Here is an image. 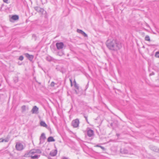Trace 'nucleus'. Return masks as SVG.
<instances>
[{"mask_svg":"<svg viewBox=\"0 0 159 159\" xmlns=\"http://www.w3.org/2000/svg\"><path fill=\"white\" fill-rule=\"evenodd\" d=\"M15 147L16 149L19 151H21L24 148L23 144L20 143H17Z\"/></svg>","mask_w":159,"mask_h":159,"instance_id":"obj_3","label":"nucleus"},{"mask_svg":"<svg viewBox=\"0 0 159 159\" xmlns=\"http://www.w3.org/2000/svg\"><path fill=\"white\" fill-rule=\"evenodd\" d=\"M34 9L35 11L43 14L44 11V10L43 8H41L39 7H34Z\"/></svg>","mask_w":159,"mask_h":159,"instance_id":"obj_6","label":"nucleus"},{"mask_svg":"<svg viewBox=\"0 0 159 159\" xmlns=\"http://www.w3.org/2000/svg\"><path fill=\"white\" fill-rule=\"evenodd\" d=\"M145 40L146 41H150V39L149 36L148 35H146L145 37Z\"/></svg>","mask_w":159,"mask_h":159,"instance_id":"obj_20","label":"nucleus"},{"mask_svg":"<svg viewBox=\"0 0 159 159\" xmlns=\"http://www.w3.org/2000/svg\"><path fill=\"white\" fill-rule=\"evenodd\" d=\"M70 84H71V85L72 86V80L70 79Z\"/></svg>","mask_w":159,"mask_h":159,"instance_id":"obj_32","label":"nucleus"},{"mask_svg":"<svg viewBox=\"0 0 159 159\" xmlns=\"http://www.w3.org/2000/svg\"><path fill=\"white\" fill-rule=\"evenodd\" d=\"M57 153V149H55L52 151L50 153L49 155L52 157L55 156Z\"/></svg>","mask_w":159,"mask_h":159,"instance_id":"obj_11","label":"nucleus"},{"mask_svg":"<svg viewBox=\"0 0 159 159\" xmlns=\"http://www.w3.org/2000/svg\"><path fill=\"white\" fill-rule=\"evenodd\" d=\"M107 46L110 49L114 51H117L122 47L121 43L114 39H108L107 42Z\"/></svg>","mask_w":159,"mask_h":159,"instance_id":"obj_1","label":"nucleus"},{"mask_svg":"<svg viewBox=\"0 0 159 159\" xmlns=\"http://www.w3.org/2000/svg\"><path fill=\"white\" fill-rule=\"evenodd\" d=\"M40 124L41 126L43 127H46L47 126V125L46 123L43 121H41L40 122Z\"/></svg>","mask_w":159,"mask_h":159,"instance_id":"obj_18","label":"nucleus"},{"mask_svg":"<svg viewBox=\"0 0 159 159\" xmlns=\"http://www.w3.org/2000/svg\"><path fill=\"white\" fill-rule=\"evenodd\" d=\"M25 157H30L31 159H38L40 157V155L35 153L32 149L29 151H27L24 155Z\"/></svg>","mask_w":159,"mask_h":159,"instance_id":"obj_2","label":"nucleus"},{"mask_svg":"<svg viewBox=\"0 0 159 159\" xmlns=\"http://www.w3.org/2000/svg\"><path fill=\"white\" fill-rule=\"evenodd\" d=\"M4 142H8V141L7 140L4 139Z\"/></svg>","mask_w":159,"mask_h":159,"instance_id":"obj_35","label":"nucleus"},{"mask_svg":"<svg viewBox=\"0 0 159 159\" xmlns=\"http://www.w3.org/2000/svg\"><path fill=\"white\" fill-rule=\"evenodd\" d=\"M58 55H59V56H61V55H60V54H58Z\"/></svg>","mask_w":159,"mask_h":159,"instance_id":"obj_38","label":"nucleus"},{"mask_svg":"<svg viewBox=\"0 0 159 159\" xmlns=\"http://www.w3.org/2000/svg\"><path fill=\"white\" fill-rule=\"evenodd\" d=\"M8 0H3L4 2L6 3H8Z\"/></svg>","mask_w":159,"mask_h":159,"instance_id":"obj_30","label":"nucleus"},{"mask_svg":"<svg viewBox=\"0 0 159 159\" xmlns=\"http://www.w3.org/2000/svg\"><path fill=\"white\" fill-rule=\"evenodd\" d=\"M25 56L30 61H32L34 58V56L32 55H30L28 53H25Z\"/></svg>","mask_w":159,"mask_h":159,"instance_id":"obj_10","label":"nucleus"},{"mask_svg":"<svg viewBox=\"0 0 159 159\" xmlns=\"http://www.w3.org/2000/svg\"><path fill=\"white\" fill-rule=\"evenodd\" d=\"M54 59L52 57L50 56H48L46 57V60L49 61H51L54 60Z\"/></svg>","mask_w":159,"mask_h":159,"instance_id":"obj_14","label":"nucleus"},{"mask_svg":"<svg viewBox=\"0 0 159 159\" xmlns=\"http://www.w3.org/2000/svg\"><path fill=\"white\" fill-rule=\"evenodd\" d=\"M4 141V139H0V143L3 142Z\"/></svg>","mask_w":159,"mask_h":159,"instance_id":"obj_29","label":"nucleus"},{"mask_svg":"<svg viewBox=\"0 0 159 159\" xmlns=\"http://www.w3.org/2000/svg\"><path fill=\"white\" fill-rule=\"evenodd\" d=\"M46 138L45 136V134L44 133H43L40 137V143H42L44 142V140L46 139Z\"/></svg>","mask_w":159,"mask_h":159,"instance_id":"obj_8","label":"nucleus"},{"mask_svg":"<svg viewBox=\"0 0 159 159\" xmlns=\"http://www.w3.org/2000/svg\"><path fill=\"white\" fill-rule=\"evenodd\" d=\"M21 109L23 111H25V110L26 106L25 105H23L21 107Z\"/></svg>","mask_w":159,"mask_h":159,"instance_id":"obj_23","label":"nucleus"},{"mask_svg":"<svg viewBox=\"0 0 159 159\" xmlns=\"http://www.w3.org/2000/svg\"><path fill=\"white\" fill-rule=\"evenodd\" d=\"M2 7H1V9H2Z\"/></svg>","mask_w":159,"mask_h":159,"instance_id":"obj_39","label":"nucleus"},{"mask_svg":"<svg viewBox=\"0 0 159 159\" xmlns=\"http://www.w3.org/2000/svg\"><path fill=\"white\" fill-rule=\"evenodd\" d=\"M79 121L78 119H76L73 120L71 123L72 126L74 128H76L79 126Z\"/></svg>","mask_w":159,"mask_h":159,"instance_id":"obj_4","label":"nucleus"},{"mask_svg":"<svg viewBox=\"0 0 159 159\" xmlns=\"http://www.w3.org/2000/svg\"><path fill=\"white\" fill-rule=\"evenodd\" d=\"M62 159H68V158L66 157H63Z\"/></svg>","mask_w":159,"mask_h":159,"instance_id":"obj_33","label":"nucleus"},{"mask_svg":"<svg viewBox=\"0 0 159 159\" xmlns=\"http://www.w3.org/2000/svg\"><path fill=\"white\" fill-rule=\"evenodd\" d=\"M100 147L103 150H105V148L104 147H103V146H100Z\"/></svg>","mask_w":159,"mask_h":159,"instance_id":"obj_28","label":"nucleus"},{"mask_svg":"<svg viewBox=\"0 0 159 159\" xmlns=\"http://www.w3.org/2000/svg\"><path fill=\"white\" fill-rule=\"evenodd\" d=\"M55 84L54 83V82H52L51 83V84H50V85L52 87H53L54 86Z\"/></svg>","mask_w":159,"mask_h":159,"instance_id":"obj_25","label":"nucleus"},{"mask_svg":"<svg viewBox=\"0 0 159 159\" xmlns=\"http://www.w3.org/2000/svg\"><path fill=\"white\" fill-rule=\"evenodd\" d=\"M88 87V86L87 85H86V89H87Z\"/></svg>","mask_w":159,"mask_h":159,"instance_id":"obj_36","label":"nucleus"},{"mask_svg":"<svg viewBox=\"0 0 159 159\" xmlns=\"http://www.w3.org/2000/svg\"><path fill=\"white\" fill-rule=\"evenodd\" d=\"M56 45L58 50L62 49L64 46V44L62 42L57 43Z\"/></svg>","mask_w":159,"mask_h":159,"instance_id":"obj_5","label":"nucleus"},{"mask_svg":"<svg viewBox=\"0 0 159 159\" xmlns=\"http://www.w3.org/2000/svg\"><path fill=\"white\" fill-rule=\"evenodd\" d=\"M82 34L85 37H87V35L84 32H83Z\"/></svg>","mask_w":159,"mask_h":159,"instance_id":"obj_26","label":"nucleus"},{"mask_svg":"<svg viewBox=\"0 0 159 159\" xmlns=\"http://www.w3.org/2000/svg\"><path fill=\"white\" fill-rule=\"evenodd\" d=\"M73 83H74V86L77 89H79V87L76 84V81L75 80H74Z\"/></svg>","mask_w":159,"mask_h":159,"instance_id":"obj_19","label":"nucleus"},{"mask_svg":"<svg viewBox=\"0 0 159 159\" xmlns=\"http://www.w3.org/2000/svg\"><path fill=\"white\" fill-rule=\"evenodd\" d=\"M24 57L22 56H20L19 58V60L20 61H22L23 60Z\"/></svg>","mask_w":159,"mask_h":159,"instance_id":"obj_22","label":"nucleus"},{"mask_svg":"<svg viewBox=\"0 0 159 159\" xmlns=\"http://www.w3.org/2000/svg\"><path fill=\"white\" fill-rule=\"evenodd\" d=\"M77 31L78 32L80 33L81 34H82L83 32H84L82 30L79 29H77Z\"/></svg>","mask_w":159,"mask_h":159,"instance_id":"obj_24","label":"nucleus"},{"mask_svg":"<svg viewBox=\"0 0 159 159\" xmlns=\"http://www.w3.org/2000/svg\"><path fill=\"white\" fill-rule=\"evenodd\" d=\"M94 134V132L92 129H89L87 131V135L89 137H92Z\"/></svg>","mask_w":159,"mask_h":159,"instance_id":"obj_12","label":"nucleus"},{"mask_svg":"<svg viewBox=\"0 0 159 159\" xmlns=\"http://www.w3.org/2000/svg\"><path fill=\"white\" fill-rule=\"evenodd\" d=\"M19 16L17 15H14L12 16L11 18H10V20L11 22L13 21V20H16L19 19Z\"/></svg>","mask_w":159,"mask_h":159,"instance_id":"obj_9","label":"nucleus"},{"mask_svg":"<svg viewBox=\"0 0 159 159\" xmlns=\"http://www.w3.org/2000/svg\"><path fill=\"white\" fill-rule=\"evenodd\" d=\"M100 146L98 144V145H97L95 146L96 147H100V146Z\"/></svg>","mask_w":159,"mask_h":159,"instance_id":"obj_34","label":"nucleus"},{"mask_svg":"<svg viewBox=\"0 0 159 159\" xmlns=\"http://www.w3.org/2000/svg\"><path fill=\"white\" fill-rule=\"evenodd\" d=\"M155 74L154 73V72H152V73L150 74V75H154Z\"/></svg>","mask_w":159,"mask_h":159,"instance_id":"obj_31","label":"nucleus"},{"mask_svg":"<svg viewBox=\"0 0 159 159\" xmlns=\"http://www.w3.org/2000/svg\"><path fill=\"white\" fill-rule=\"evenodd\" d=\"M55 141V140L52 137H49L48 139V142H54Z\"/></svg>","mask_w":159,"mask_h":159,"instance_id":"obj_16","label":"nucleus"},{"mask_svg":"<svg viewBox=\"0 0 159 159\" xmlns=\"http://www.w3.org/2000/svg\"><path fill=\"white\" fill-rule=\"evenodd\" d=\"M34 151L35 152V153L37 154H40L42 153L41 151L39 149H33Z\"/></svg>","mask_w":159,"mask_h":159,"instance_id":"obj_17","label":"nucleus"},{"mask_svg":"<svg viewBox=\"0 0 159 159\" xmlns=\"http://www.w3.org/2000/svg\"><path fill=\"white\" fill-rule=\"evenodd\" d=\"M155 56L159 58V52H157L155 54Z\"/></svg>","mask_w":159,"mask_h":159,"instance_id":"obj_21","label":"nucleus"},{"mask_svg":"<svg viewBox=\"0 0 159 159\" xmlns=\"http://www.w3.org/2000/svg\"><path fill=\"white\" fill-rule=\"evenodd\" d=\"M151 149L153 151L157 152H159V148L155 146H153L151 148Z\"/></svg>","mask_w":159,"mask_h":159,"instance_id":"obj_13","label":"nucleus"},{"mask_svg":"<svg viewBox=\"0 0 159 159\" xmlns=\"http://www.w3.org/2000/svg\"><path fill=\"white\" fill-rule=\"evenodd\" d=\"M151 46H154V45H151Z\"/></svg>","mask_w":159,"mask_h":159,"instance_id":"obj_37","label":"nucleus"},{"mask_svg":"<svg viewBox=\"0 0 159 159\" xmlns=\"http://www.w3.org/2000/svg\"><path fill=\"white\" fill-rule=\"evenodd\" d=\"M39 108L36 106L33 107L31 111L33 114H37L38 113Z\"/></svg>","mask_w":159,"mask_h":159,"instance_id":"obj_7","label":"nucleus"},{"mask_svg":"<svg viewBox=\"0 0 159 159\" xmlns=\"http://www.w3.org/2000/svg\"><path fill=\"white\" fill-rule=\"evenodd\" d=\"M84 117L85 118V120L87 122L88 121L87 116H86L84 114Z\"/></svg>","mask_w":159,"mask_h":159,"instance_id":"obj_27","label":"nucleus"},{"mask_svg":"<svg viewBox=\"0 0 159 159\" xmlns=\"http://www.w3.org/2000/svg\"><path fill=\"white\" fill-rule=\"evenodd\" d=\"M120 152L123 154H127L128 153V150L126 149H120Z\"/></svg>","mask_w":159,"mask_h":159,"instance_id":"obj_15","label":"nucleus"}]
</instances>
